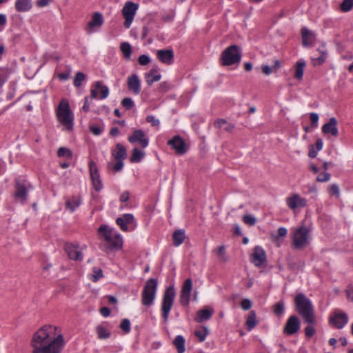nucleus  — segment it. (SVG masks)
Segmentation results:
<instances>
[{"label":"nucleus","instance_id":"f257e3e1","mask_svg":"<svg viewBox=\"0 0 353 353\" xmlns=\"http://www.w3.org/2000/svg\"><path fill=\"white\" fill-rule=\"evenodd\" d=\"M57 327L45 325L32 336L31 353H61L65 341L61 334H57Z\"/></svg>","mask_w":353,"mask_h":353},{"label":"nucleus","instance_id":"f03ea898","mask_svg":"<svg viewBox=\"0 0 353 353\" xmlns=\"http://www.w3.org/2000/svg\"><path fill=\"white\" fill-rule=\"evenodd\" d=\"M294 303L297 312L303 317L305 323L314 325L316 323L314 310L310 300L303 293H299L296 296Z\"/></svg>","mask_w":353,"mask_h":353},{"label":"nucleus","instance_id":"7ed1b4c3","mask_svg":"<svg viewBox=\"0 0 353 353\" xmlns=\"http://www.w3.org/2000/svg\"><path fill=\"white\" fill-rule=\"evenodd\" d=\"M56 112L59 121L64 125L68 130H72L73 128L74 117L68 101L64 99H62Z\"/></svg>","mask_w":353,"mask_h":353},{"label":"nucleus","instance_id":"20e7f679","mask_svg":"<svg viewBox=\"0 0 353 353\" xmlns=\"http://www.w3.org/2000/svg\"><path fill=\"white\" fill-rule=\"evenodd\" d=\"M311 230L301 225L297 228L292 236V246L295 250H303L310 244V234Z\"/></svg>","mask_w":353,"mask_h":353},{"label":"nucleus","instance_id":"39448f33","mask_svg":"<svg viewBox=\"0 0 353 353\" xmlns=\"http://www.w3.org/2000/svg\"><path fill=\"white\" fill-rule=\"evenodd\" d=\"M241 57L240 48L237 45H232L222 52L220 60L222 65L228 66L239 63Z\"/></svg>","mask_w":353,"mask_h":353},{"label":"nucleus","instance_id":"423d86ee","mask_svg":"<svg viewBox=\"0 0 353 353\" xmlns=\"http://www.w3.org/2000/svg\"><path fill=\"white\" fill-rule=\"evenodd\" d=\"M176 291L173 285L166 288L163 293L161 309L164 323L168 320L169 313L173 306Z\"/></svg>","mask_w":353,"mask_h":353},{"label":"nucleus","instance_id":"0eeeda50","mask_svg":"<svg viewBox=\"0 0 353 353\" xmlns=\"http://www.w3.org/2000/svg\"><path fill=\"white\" fill-rule=\"evenodd\" d=\"M158 281L156 279H148L144 285L142 292V303L145 306H150L154 300Z\"/></svg>","mask_w":353,"mask_h":353},{"label":"nucleus","instance_id":"6e6552de","mask_svg":"<svg viewBox=\"0 0 353 353\" xmlns=\"http://www.w3.org/2000/svg\"><path fill=\"white\" fill-rule=\"evenodd\" d=\"M104 242L101 243L99 248L101 250L109 253L119 250L122 246V238L119 234L112 233L103 239Z\"/></svg>","mask_w":353,"mask_h":353},{"label":"nucleus","instance_id":"1a4fd4ad","mask_svg":"<svg viewBox=\"0 0 353 353\" xmlns=\"http://www.w3.org/2000/svg\"><path fill=\"white\" fill-rule=\"evenodd\" d=\"M138 8L139 5L132 1H127L125 3L122 9V14L125 19L123 23L125 28H129L131 26Z\"/></svg>","mask_w":353,"mask_h":353},{"label":"nucleus","instance_id":"9d476101","mask_svg":"<svg viewBox=\"0 0 353 353\" xmlns=\"http://www.w3.org/2000/svg\"><path fill=\"white\" fill-rule=\"evenodd\" d=\"M192 290V281L188 278L183 283L180 292L179 301L183 306H186L190 303V294Z\"/></svg>","mask_w":353,"mask_h":353},{"label":"nucleus","instance_id":"9b49d317","mask_svg":"<svg viewBox=\"0 0 353 353\" xmlns=\"http://www.w3.org/2000/svg\"><path fill=\"white\" fill-rule=\"evenodd\" d=\"M14 188L15 192L14 196L15 199L19 201L22 204L25 203L28 199V190L24 181L16 179Z\"/></svg>","mask_w":353,"mask_h":353},{"label":"nucleus","instance_id":"f8f14e48","mask_svg":"<svg viewBox=\"0 0 353 353\" xmlns=\"http://www.w3.org/2000/svg\"><path fill=\"white\" fill-rule=\"evenodd\" d=\"M168 144L171 145L178 154H184L188 150V145L185 141L179 135L174 136L169 140Z\"/></svg>","mask_w":353,"mask_h":353},{"label":"nucleus","instance_id":"ddd939ff","mask_svg":"<svg viewBox=\"0 0 353 353\" xmlns=\"http://www.w3.org/2000/svg\"><path fill=\"white\" fill-rule=\"evenodd\" d=\"M348 321L347 315L342 312H336L331 316L329 322L337 329H342Z\"/></svg>","mask_w":353,"mask_h":353},{"label":"nucleus","instance_id":"4468645a","mask_svg":"<svg viewBox=\"0 0 353 353\" xmlns=\"http://www.w3.org/2000/svg\"><path fill=\"white\" fill-rule=\"evenodd\" d=\"M300 329V321L299 318L292 315L289 317L284 327L283 332L287 335H293Z\"/></svg>","mask_w":353,"mask_h":353},{"label":"nucleus","instance_id":"2eb2a0df","mask_svg":"<svg viewBox=\"0 0 353 353\" xmlns=\"http://www.w3.org/2000/svg\"><path fill=\"white\" fill-rule=\"evenodd\" d=\"M302 45L305 48L312 47L316 40V34L307 28L301 30Z\"/></svg>","mask_w":353,"mask_h":353},{"label":"nucleus","instance_id":"dca6fc26","mask_svg":"<svg viewBox=\"0 0 353 353\" xmlns=\"http://www.w3.org/2000/svg\"><path fill=\"white\" fill-rule=\"evenodd\" d=\"M266 254L264 250L260 246H256L250 256L251 262L256 267H261L266 261Z\"/></svg>","mask_w":353,"mask_h":353},{"label":"nucleus","instance_id":"f3484780","mask_svg":"<svg viewBox=\"0 0 353 353\" xmlns=\"http://www.w3.org/2000/svg\"><path fill=\"white\" fill-rule=\"evenodd\" d=\"M89 168L93 186L96 191H99L102 188L103 185L95 162L91 161L89 163Z\"/></svg>","mask_w":353,"mask_h":353},{"label":"nucleus","instance_id":"a211bd4d","mask_svg":"<svg viewBox=\"0 0 353 353\" xmlns=\"http://www.w3.org/2000/svg\"><path fill=\"white\" fill-rule=\"evenodd\" d=\"M64 249L70 259L75 261L82 260V254L81 252L79 250V245L78 244L65 243L64 245Z\"/></svg>","mask_w":353,"mask_h":353},{"label":"nucleus","instance_id":"6ab92c4d","mask_svg":"<svg viewBox=\"0 0 353 353\" xmlns=\"http://www.w3.org/2000/svg\"><path fill=\"white\" fill-rule=\"evenodd\" d=\"M145 132L142 130H135L133 134L128 137V141L131 143L139 142L142 148H145L148 145V139L145 138Z\"/></svg>","mask_w":353,"mask_h":353},{"label":"nucleus","instance_id":"aec40b11","mask_svg":"<svg viewBox=\"0 0 353 353\" xmlns=\"http://www.w3.org/2000/svg\"><path fill=\"white\" fill-rule=\"evenodd\" d=\"M286 203L288 206L292 209L295 210L296 208H304L307 204V200L297 194H294L291 196L287 198Z\"/></svg>","mask_w":353,"mask_h":353},{"label":"nucleus","instance_id":"412c9836","mask_svg":"<svg viewBox=\"0 0 353 353\" xmlns=\"http://www.w3.org/2000/svg\"><path fill=\"white\" fill-rule=\"evenodd\" d=\"M157 57L161 63L171 65L174 62V52L172 49L158 50Z\"/></svg>","mask_w":353,"mask_h":353},{"label":"nucleus","instance_id":"4be33fe9","mask_svg":"<svg viewBox=\"0 0 353 353\" xmlns=\"http://www.w3.org/2000/svg\"><path fill=\"white\" fill-rule=\"evenodd\" d=\"M338 121L336 118L331 117L328 122L322 126V132L325 134H330L333 137H337L339 134L337 128Z\"/></svg>","mask_w":353,"mask_h":353},{"label":"nucleus","instance_id":"5701e85b","mask_svg":"<svg viewBox=\"0 0 353 353\" xmlns=\"http://www.w3.org/2000/svg\"><path fill=\"white\" fill-rule=\"evenodd\" d=\"M127 85L128 90L134 94H139L141 92V81L136 74H133L128 78Z\"/></svg>","mask_w":353,"mask_h":353},{"label":"nucleus","instance_id":"b1692460","mask_svg":"<svg viewBox=\"0 0 353 353\" xmlns=\"http://www.w3.org/2000/svg\"><path fill=\"white\" fill-rule=\"evenodd\" d=\"M214 313L213 309L205 307L203 309L197 311L194 321L197 323H202L205 321L209 320Z\"/></svg>","mask_w":353,"mask_h":353},{"label":"nucleus","instance_id":"393cba45","mask_svg":"<svg viewBox=\"0 0 353 353\" xmlns=\"http://www.w3.org/2000/svg\"><path fill=\"white\" fill-rule=\"evenodd\" d=\"M81 204V196L80 195H73L66 199L65 209L70 212H73L75 209Z\"/></svg>","mask_w":353,"mask_h":353},{"label":"nucleus","instance_id":"a878e982","mask_svg":"<svg viewBox=\"0 0 353 353\" xmlns=\"http://www.w3.org/2000/svg\"><path fill=\"white\" fill-rule=\"evenodd\" d=\"M103 23V19L102 14L99 12H94L92 17L91 21L88 23L89 29H94V28H99Z\"/></svg>","mask_w":353,"mask_h":353},{"label":"nucleus","instance_id":"bb28decb","mask_svg":"<svg viewBox=\"0 0 353 353\" xmlns=\"http://www.w3.org/2000/svg\"><path fill=\"white\" fill-rule=\"evenodd\" d=\"M322 48H318L317 51L320 53V56L317 58H312V62L314 65H322L327 59V51L325 49V45H323Z\"/></svg>","mask_w":353,"mask_h":353},{"label":"nucleus","instance_id":"cd10ccee","mask_svg":"<svg viewBox=\"0 0 353 353\" xmlns=\"http://www.w3.org/2000/svg\"><path fill=\"white\" fill-rule=\"evenodd\" d=\"M117 150H113L112 152V156L115 160H123L127 157L125 148L121 143L116 145Z\"/></svg>","mask_w":353,"mask_h":353},{"label":"nucleus","instance_id":"c85d7f7f","mask_svg":"<svg viewBox=\"0 0 353 353\" xmlns=\"http://www.w3.org/2000/svg\"><path fill=\"white\" fill-rule=\"evenodd\" d=\"M258 324V321H256V312L254 310H251L247 317L245 321V325L248 331L252 330Z\"/></svg>","mask_w":353,"mask_h":353},{"label":"nucleus","instance_id":"c756f323","mask_svg":"<svg viewBox=\"0 0 353 353\" xmlns=\"http://www.w3.org/2000/svg\"><path fill=\"white\" fill-rule=\"evenodd\" d=\"M31 8V0H17L15 2V8L18 12H26Z\"/></svg>","mask_w":353,"mask_h":353},{"label":"nucleus","instance_id":"7c9ffc66","mask_svg":"<svg viewBox=\"0 0 353 353\" xmlns=\"http://www.w3.org/2000/svg\"><path fill=\"white\" fill-rule=\"evenodd\" d=\"M185 234L184 230H176L172 234L173 244L174 246H179L185 240Z\"/></svg>","mask_w":353,"mask_h":353},{"label":"nucleus","instance_id":"2f4dec72","mask_svg":"<svg viewBox=\"0 0 353 353\" xmlns=\"http://www.w3.org/2000/svg\"><path fill=\"white\" fill-rule=\"evenodd\" d=\"M173 344L176 347L178 353H183L185 352V339L183 336H176L173 341Z\"/></svg>","mask_w":353,"mask_h":353},{"label":"nucleus","instance_id":"473e14b6","mask_svg":"<svg viewBox=\"0 0 353 353\" xmlns=\"http://www.w3.org/2000/svg\"><path fill=\"white\" fill-rule=\"evenodd\" d=\"M92 87L96 88V89H98L100 91L99 98L101 99H103L108 97L109 94V89L106 85H103L101 81H96L93 84Z\"/></svg>","mask_w":353,"mask_h":353},{"label":"nucleus","instance_id":"72a5a7b5","mask_svg":"<svg viewBox=\"0 0 353 353\" xmlns=\"http://www.w3.org/2000/svg\"><path fill=\"white\" fill-rule=\"evenodd\" d=\"M208 334L209 330L206 326H201L194 332V336L199 339L200 342L204 341Z\"/></svg>","mask_w":353,"mask_h":353},{"label":"nucleus","instance_id":"f704fd0d","mask_svg":"<svg viewBox=\"0 0 353 353\" xmlns=\"http://www.w3.org/2000/svg\"><path fill=\"white\" fill-rule=\"evenodd\" d=\"M144 154V152L138 148H134L132 151V155L130 158V160L132 163H139L143 158Z\"/></svg>","mask_w":353,"mask_h":353},{"label":"nucleus","instance_id":"c9c22d12","mask_svg":"<svg viewBox=\"0 0 353 353\" xmlns=\"http://www.w3.org/2000/svg\"><path fill=\"white\" fill-rule=\"evenodd\" d=\"M120 49L123 54L124 58L127 60L130 59L132 54V48L130 43L127 42L121 43Z\"/></svg>","mask_w":353,"mask_h":353},{"label":"nucleus","instance_id":"e433bc0d","mask_svg":"<svg viewBox=\"0 0 353 353\" xmlns=\"http://www.w3.org/2000/svg\"><path fill=\"white\" fill-rule=\"evenodd\" d=\"M305 65V61H298L296 63V65H295L296 70H295L294 77L296 79H298V80L302 79Z\"/></svg>","mask_w":353,"mask_h":353},{"label":"nucleus","instance_id":"4c0bfd02","mask_svg":"<svg viewBox=\"0 0 353 353\" xmlns=\"http://www.w3.org/2000/svg\"><path fill=\"white\" fill-rule=\"evenodd\" d=\"M114 233L112 228L107 225H101L98 229V234L101 238L104 239Z\"/></svg>","mask_w":353,"mask_h":353},{"label":"nucleus","instance_id":"58836bf2","mask_svg":"<svg viewBox=\"0 0 353 353\" xmlns=\"http://www.w3.org/2000/svg\"><path fill=\"white\" fill-rule=\"evenodd\" d=\"M97 332L98 334V337L100 339H108L110 336V332L108 331L103 326L98 325L97 327Z\"/></svg>","mask_w":353,"mask_h":353},{"label":"nucleus","instance_id":"ea45409f","mask_svg":"<svg viewBox=\"0 0 353 353\" xmlns=\"http://www.w3.org/2000/svg\"><path fill=\"white\" fill-rule=\"evenodd\" d=\"M103 276V271L100 268L94 267L92 269V274L91 275V279L93 282H97L99 279Z\"/></svg>","mask_w":353,"mask_h":353},{"label":"nucleus","instance_id":"a19ab883","mask_svg":"<svg viewBox=\"0 0 353 353\" xmlns=\"http://www.w3.org/2000/svg\"><path fill=\"white\" fill-rule=\"evenodd\" d=\"M353 8V0H343L340 4V9L342 12H347Z\"/></svg>","mask_w":353,"mask_h":353},{"label":"nucleus","instance_id":"79ce46f5","mask_svg":"<svg viewBox=\"0 0 353 353\" xmlns=\"http://www.w3.org/2000/svg\"><path fill=\"white\" fill-rule=\"evenodd\" d=\"M57 155L59 157H66L68 159H72V152L69 148L61 147L58 149Z\"/></svg>","mask_w":353,"mask_h":353},{"label":"nucleus","instance_id":"37998d69","mask_svg":"<svg viewBox=\"0 0 353 353\" xmlns=\"http://www.w3.org/2000/svg\"><path fill=\"white\" fill-rule=\"evenodd\" d=\"M274 313L275 315L279 316L284 311V302L281 301L273 305Z\"/></svg>","mask_w":353,"mask_h":353},{"label":"nucleus","instance_id":"c03bdc74","mask_svg":"<svg viewBox=\"0 0 353 353\" xmlns=\"http://www.w3.org/2000/svg\"><path fill=\"white\" fill-rule=\"evenodd\" d=\"M85 79V75L81 72H78L76 74L74 79V82H73L74 85L77 88L80 87L81 85L82 81H83Z\"/></svg>","mask_w":353,"mask_h":353},{"label":"nucleus","instance_id":"a18cd8bd","mask_svg":"<svg viewBox=\"0 0 353 353\" xmlns=\"http://www.w3.org/2000/svg\"><path fill=\"white\" fill-rule=\"evenodd\" d=\"M121 103L128 110H131L134 106V101L130 97L123 99Z\"/></svg>","mask_w":353,"mask_h":353},{"label":"nucleus","instance_id":"49530a36","mask_svg":"<svg viewBox=\"0 0 353 353\" xmlns=\"http://www.w3.org/2000/svg\"><path fill=\"white\" fill-rule=\"evenodd\" d=\"M288 230L285 228H279L278 229V234H272V238L274 241H279L280 237H285L287 235Z\"/></svg>","mask_w":353,"mask_h":353},{"label":"nucleus","instance_id":"de8ad7c7","mask_svg":"<svg viewBox=\"0 0 353 353\" xmlns=\"http://www.w3.org/2000/svg\"><path fill=\"white\" fill-rule=\"evenodd\" d=\"M243 221L245 224L250 226H252L256 223V218L250 214L244 215L243 217Z\"/></svg>","mask_w":353,"mask_h":353},{"label":"nucleus","instance_id":"09e8293b","mask_svg":"<svg viewBox=\"0 0 353 353\" xmlns=\"http://www.w3.org/2000/svg\"><path fill=\"white\" fill-rule=\"evenodd\" d=\"M120 328L125 332L129 333L130 331V322L128 319L122 320L120 324Z\"/></svg>","mask_w":353,"mask_h":353},{"label":"nucleus","instance_id":"8fccbe9b","mask_svg":"<svg viewBox=\"0 0 353 353\" xmlns=\"http://www.w3.org/2000/svg\"><path fill=\"white\" fill-rule=\"evenodd\" d=\"M138 61L140 65H146L150 63V58L145 54H141V56H139Z\"/></svg>","mask_w":353,"mask_h":353},{"label":"nucleus","instance_id":"3c124183","mask_svg":"<svg viewBox=\"0 0 353 353\" xmlns=\"http://www.w3.org/2000/svg\"><path fill=\"white\" fill-rule=\"evenodd\" d=\"M116 223L120 226V228L123 231L126 232L128 230L127 224L125 223L124 219L123 217H118L116 220Z\"/></svg>","mask_w":353,"mask_h":353},{"label":"nucleus","instance_id":"603ef678","mask_svg":"<svg viewBox=\"0 0 353 353\" xmlns=\"http://www.w3.org/2000/svg\"><path fill=\"white\" fill-rule=\"evenodd\" d=\"M330 178V174L327 172L321 173L316 178V181L319 182L327 181Z\"/></svg>","mask_w":353,"mask_h":353},{"label":"nucleus","instance_id":"864d4df0","mask_svg":"<svg viewBox=\"0 0 353 353\" xmlns=\"http://www.w3.org/2000/svg\"><path fill=\"white\" fill-rule=\"evenodd\" d=\"M310 118L311 120V125L312 127L316 128L318 125L319 121V115L316 113L312 112L310 114Z\"/></svg>","mask_w":353,"mask_h":353},{"label":"nucleus","instance_id":"5fc2aeb1","mask_svg":"<svg viewBox=\"0 0 353 353\" xmlns=\"http://www.w3.org/2000/svg\"><path fill=\"white\" fill-rule=\"evenodd\" d=\"M218 254L221 258V260L224 262L227 261V257L225 256V248L224 245H221L218 248Z\"/></svg>","mask_w":353,"mask_h":353},{"label":"nucleus","instance_id":"6e6d98bb","mask_svg":"<svg viewBox=\"0 0 353 353\" xmlns=\"http://www.w3.org/2000/svg\"><path fill=\"white\" fill-rule=\"evenodd\" d=\"M252 301L250 299H243L241 303V306L243 310H248L252 307Z\"/></svg>","mask_w":353,"mask_h":353},{"label":"nucleus","instance_id":"4d7b16f0","mask_svg":"<svg viewBox=\"0 0 353 353\" xmlns=\"http://www.w3.org/2000/svg\"><path fill=\"white\" fill-rule=\"evenodd\" d=\"M315 333V329L312 325H308L305 328V334L306 337L310 338Z\"/></svg>","mask_w":353,"mask_h":353},{"label":"nucleus","instance_id":"13d9d810","mask_svg":"<svg viewBox=\"0 0 353 353\" xmlns=\"http://www.w3.org/2000/svg\"><path fill=\"white\" fill-rule=\"evenodd\" d=\"M347 299L352 302H353V285H348L347 290H345Z\"/></svg>","mask_w":353,"mask_h":353},{"label":"nucleus","instance_id":"bf43d9fd","mask_svg":"<svg viewBox=\"0 0 353 353\" xmlns=\"http://www.w3.org/2000/svg\"><path fill=\"white\" fill-rule=\"evenodd\" d=\"M262 72L266 74L269 75L272 72H275L274 70L273 69L272 66L270 67L267 65H263L261 66Z\"/></svg>","mask_w":353,"mask_h":353},{"label":"nucleus","instance_id":"052dcab7","mask_svg":"<svg viewBox=\"0 0 353 353\" xmlns=\"http://www.w3.org/2000/svg\"><path fill=\"white\" fill-rule=\"evenodd\" d=\"M146 121L151 123L152 126H158L159 125V121L156 119L153 116L150 115L146 117Z\"/></svg>","mask_w":353,"mask_h":353},{"label":"nucleus","instance_id":"680f3d73","mask_svg":"<svg viewBox=\"0 0 353 353\" xmlns=\"http://www.w3.org/2000/svg\"><path fill=\"white\" fill-rule=\"evenodd\" d=\"M122 217L124 219L127 225L130 224L134 221V216L132 214H125Z\"/></svg>","mask_w":353,"mask_h":353},{"label":"nucleus","instance_id":"e2e57ef3","mask_svg":"<svg viewBox=\"0 0 353 353\" xmlns=\"http://www.w3.org/2000/svg\"><path fill=\"white\" fill-rule=\"evenodd\" d=\"M151 77H152V78L150 79H149L148 78L147 79V83L149 85H152V84L154 82L159 81L161 78V76L160 74H155V75L151 76Z\"/></svg>","mask_w":353,"mask_h":353},{"label":"nucleus","instance_id":"0e129e2a","mask_svg":"<svg viewBox=\"0 0 353 353\" xmlns=\"http://www.w3.org/2000/svg\"><path fill=\"white\" fill-rule=\"evenodd\" d=\"M116 161H117V163L114 165L113 170L114 172H119V171L121 170V169L123 168V160L119 159V160H116Z\"/></svg>","mask_w":353,"mask_h":353},{"label":"nucleus","instance_id":"69168bd1","mask_svg":"<svg viewBox=\"0 0 353 353\" xmlns=\"http://www.w3.org/2000/svg\"><path fill=\"white\" fill-rule=\"evenodd\" d=\"M329 192L331 194L338 195L339 194V186L336 184H333L330 187Z\"/></svg>","mask_w":353,"mask_h":353},{"label":"nucleus","instance_id":"338daca9","mask_svg":"<svg viewBox=\"0 0 353 353\" xmlns=\"http://www.w3.org/2000/svg\"><path fill=\"white\" fill-rule=\"evenodd\" d=\"M90 129L94 135H99L102 132L99 127L93 125H90Z\"/></svg>","mask_w":353,"mask_h":353},{"label":"nucleus","instance_id":"774afa93","mask_svg":"<svg viewBox=\"0 0 353 353\" xmlns=\"http://www.w3.org/2000/svg\"><path fill=\"white\" fill-rule=\"evenodd\" d=\"M228 124V122L224 119H219L214 122L215 127L221 128L223 125Z\"/></svg>","mask_w":353,"mask_h":353}]
</instances>
